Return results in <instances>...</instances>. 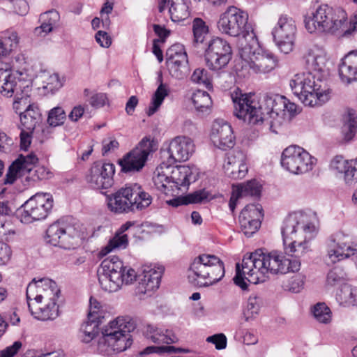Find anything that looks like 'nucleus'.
I'll return each mask as SVG.
<instances>
[{
    "label": "nucleus",
    "mask_w": 357,
    "mask_h": 357,
    "mask_svg": "<svg viewBox=\"0 0 357 357\" xmlns=\"http://www.w3.org/2000/svg\"><path fill=\"white\" fill-rule=\"evenodd\" d=\"M303 230L299 234H305L304 239H294L284 246L286 253L294 257V259L287 258L277 252H264L259 249L249 255L244 256L241 268L239 264L236 265L234 283L243 290L248 287L245 280L250 283L257 284L266 281L268 273L285 274L288 272H297L301 268V261L298 258L309 251L308 240L312 237L314 226L307 223L302 227Z\"/></svg>",
    "instance_id": "obj_1"
},
{
    "label": "nucleus",
    "mask_w": 357,
    "mask_h": 357,
    "mask_svg": "<svg viewBox=\"0 0 357 357\" xmlns=\"http://www.w3.org/2000/svg\"><path fill=\"white\" fill-rule=\"evenodd\" d=\"M234 114L250 125H262L273 132L289 123L297 114V105L282 96L266 94L260 100L243 95L234 100Z\"/></svg>",
    "instance_id": "obj_2"
},
{
    "label": "nucleus",
    "mask_w": 357,
    "mask_h": 357,
    "mask_svg": "<svg viewBox=\"0 0 357 357\" xmlns=\"http://www.w3.org/2000/svg\"><path fill=\"white\" fill-rule=\"evenodd\" d=\"M303 60L308 72L296 74L290 86L305 105H321L328 100L324 86V79L329 73L326 54L323 49L314 46L307 50Z\"/></svg>",
    "instance_id": "obj_3"
},
{
    "label": "nucleus",
    "mask_w": 357,
    "mask_h": 357,
    "mask_svg": "<svg viewBox=\"0 0 357 357\" xmlns=\"http://www.w3.org/2000/svg\"><path fill=\"white\" fill-rule=\"evenodd\" d=\"M135 324L129 317H117L102 328L98 349L105 356H112L126 350L132 344L130 333Z\"/></svg>",
    "instance_id": "obj_4"
},
{
    "label": "nucleus",
    "mask_w": 357,
    "mask_h": 357,
    "mask_svg": "<svg viewBox=\"0 0 357 357\" xmlns=\"http://www.w3.org/2000/svg\"><path fill=\"white\" fill-rule=\"evenodd\" d=\"M347 15L342 8L331 7L326 4L319 6L313 16L305 20V28L311 33L317 31L349 34L351 29H347Z\"/></svg>",
    "instance_id": "obj_5"
},
{
    "label": "nucleus",
    "mask_w": 357,
    "mask_h": 357,
    "mask_svg": "<svg viewBox=\"0 0 357 357\" xmlns=\"http://www.w3.org/2000/svg\"><path fill=\"white\" fill-rule=\"evenodd\" d=\"M97 273L101 288L108 292H115L123 284H130L137 278L135 271L124 266L123 262L117 256H110L105 259Z\"/></svg>",
    "instance_id": "obj_6"
},
{
    "label": "nucleus",
    "mask_w": 357,
    "mask_h": 357,
    "mask_svg": "<svg viewBox=\"0 0 357 357\" xmlns=\"http://www.w3.org/2000/svg\"><path fill=\"white\" fill-rule=\"evenodd\" d=\"M188 271L189 282L199 287L216 284L225 273L224 263L215 255L208 254L196 257L190 264Z\"/></svg>",
    "instance_id": "obj_7"
},
{
    "label": "nucleus",
    "mask_w": 357,
    "mask_h": 357,
    "mask_svg": "<svg viewBox=\"0 0 357 357\" xmlns=\"http://www.w3.org/2000/svg\"><path fill=\"white\" fill-rule=\"evenodd\" d=\"M152 199V197L137 183L107 196L108 208L118 214L142 211L151 204Z\"/></svg>",
    "instance_id": "obj_8"
},
{
    "label": "nucleus",
    "mask_w": 357,
    "mask_h": 357,
    "mask_svg": "<svg viewBox=\"0 0 357 357\" xmlns=\"http://www.w3.org/2000/svg\"><path fill=\"white\" fill-rule=\"evenodd\" d=\"M248 43H241L239 55L242 68H248L255 73H268L274 70L278 64L277 56L268 50H264L259 46L254 32L248 33Z\"/></svg>",
    "instance_id": "obj_9"
},
{
    "label": "nucleus",
    "mask_w": 357,
    "mask_h": 357,
    "mask_svg": "<svg viewBox=\"0 0 357 357\" xmlns=\"http://www.w3.org/2000/svg\"><path fill=\"white\" fill-rule=\"evenodd\" d=\"M81 225L75 219L67 217L49 226L46 231L47 242L54 246L70 249L77 245Z\"/></svg>",
    "instance_id": "obj_10"
},
{
    "label": "nucleus",
    "mask_w": 357,
    "mask_h": 357,
    "mask_svg": "<svg viewBox=\"0 0 357 357\" xmlns=\"http://www.w3.org/2000/svg\"><path fill=\"white\" fill-rule=\"evenodd\" d=\"M248 14L246 12L230 6L220 15L217 27L220 33L231 37L243 36L245 42L248 43L250 38L248 34L254 31L248 24Z\"/></svg>",
    "instance_id": "obj_11"
},
{
    "label": "nucleus",
    "mask_w": 357,
    "mask_h": 357,
    "mask_svg": "<svg viewBox=\"0 0 357 357\" xmlns=\"http://www.w3.org/2000/svg\"><path fill=\"white\" fill-rule=\"evenodd\" d=\"M38 161V158L33 153H29L26 155L20 154L9 167L4 183L13 184L18 176H23L26 173L31 174V178L33 181L49 178L51 172L44 166H38L33 170V166Z\"/></svg>",
    "instance_id": "obj_12"
},
{
    "label": "nucleus",
    "mask_w": 357,
    "mask_h": 357,
    "mask_svg": "<svg viewBox=\"0 0 357 357\" xmlns=\"http://www.w3.org/2000/svg\"><path fill=\"white\" fill-rule=\"evenodd\" d=\"M280 162L287 171L294 174H301L312 169L314 158L302 147L292 145L282 151Z\"/></svg>",
    "instance_id": "obj_13"
},
{
    "label": "nucleus",
    "mask_w": 357,
    "mask_h": 357,
    "mask_svg": "<svg viewBox=\"0 0 357 357\" xmlns=\"http://www.w3.org/2000/svg\"><path fill=\"white\" fill-rule=\"evenodd\" d=\"M53 206V199L50 194L37 193L22 206L21 221L29 224L45 219Z\"/></svg>",
    "instance_id": "obj_14"
},
{
    "label": "nucleus",
    "mask_w": 357,
    "mask_h": 357,
    "mask_svg": "<svg viewBox=\"0 0 357 357\" xmlns=\"http://www.w3.org/2000/svg\"><path fill=\"white\" fill-rule=\"evenodd\" d=\"M297 26L294 19L287 15L280 16L272 30L273 40L284 54L291 52L294 47Z\"/></svg>",
    "instance_id": "obj_15"
},
{
    "label": "nucleus",
    "mask_w": 357,
    "mask_h": 357,
    "mask_svg": "<svg viewBox=\"0 0 357 357\" xmlns=\"http://www.w3.org/2000/svg\"><path fill=\"white\" fill-rule=\"evenodd\" d=\"M153 143L150 137H144L134 149L119 160L121 171L125 173L140 171L145 165L148 155L154 151Z\"/></svg>",
    "instance_id": "obj_16"
},
{
    "label": "nucleus",
    "mask_w": 357,
    "mask_h": 357,
    "mask_svg": "<svg viewBox=\"0 0 357 357\" xmlns=\"http://www.w3.org/2000/svg\"><path fill=\"white\" fill-rule=\"evenodd\" d=\"M232 56V50L228 42L220 37L212 38L205 52L207 66L213 70L225 68Z\"/></svg>",
    "instance_id": "obj_17"
},
{
    "label": "nucleus",
    "mask_w": 357,
    "mask_h": 357,
    "mask_svg": "<svg viewBox=\"0 0 357 357\" xmlns=\"http://www.w3.org/2000/svg\"><path fill=\"white\" fill-rule=\"evenodd\" d=\"M357 253V241H351L348 235L337 233L327 242V257L330 262L335 263Z\"/></svg>",
    "instance_id": "obj_18"
},
{
    "label": "nucleus",
    "mask_w": 357,
    "mask_h": 357,
    "mask_svg": "<svg viewBox=\"0 0 357 357\" xmlns=\"http://www.w3.org/2000/svg\"><path fill=\"white\" fill-rule=\"evenodd\" d=\"M114 165L112 163L96 162L93 164L86 179L94 189H108L114 184Z\"/></svg>",
    "instance_id": "obj_19"
},
{
    "label": "nucleus",
    "mask_w": 357,
    "mask_h": 357,
    "mask_svg": "<svg viewBox=\"0 0 357 357\" xmlns=\"http://www.w3.org/2000/svg\"><path fill=\"white\" fill-rule=\"evenodd\" d=\"M59 293L55 282L50 279H40L36 280L35 278L28 284L26 287V300L29 310H32V300L35 301L36 304H40L42 300L47 298L51 296H56Z\"/></svg>",
    "instance_id": "obj_20"
},
{
    "label": "nucleus",
    "mask_w": 357,
    "mask_h": 357,
    "mask_svg": "<svg viewBox=\"0 0 357 357\" xmlns=\"http://www.w3.org/2000/svg\"><path fill=\"white\" fill-rule=\"evenodd\" d=\"M195 151L192 140L185 136H178L173 139L167 152L168 165L174 166L177 162L186 161Z\"/></svg>",
    "instance_id": "obj_21"
},
{
    "label": "nucleus",
    "mask_w": 357,
    "mask_h": 357,
    "mask_svg": "<svg viewBox=\"0 0 357 357\" xmlns=\"http://www.w3.org/2000/svg\"><path fill=\"white\" fill-rule=\"evenodd\" d=\"M163 271L162 267H156L152 264L143 266L142 273L138 275V293L151 295L152 291L159 287Z\"/></svg>",
    "instance_id": "obj_22"
},
{
    "label": "nucleus",
    "mask_w": 357,
    "mask_h": 357,
    "mask_svg": "<svg viewBox=\"0 0 357 357\" xmlns=\"http://www.w3.org/2000/svg\"><path fill=\"white\" fill-rule=\"evenodd\" d=\"M225 173L232 179L243 178L248 172L246 155L241 150H234L229 153L223 165Z\"/></svg>",
    "instance_id": "obj_23"
},
{
    "label": "nucleus",
    "mask_w": 357,
    "mask_h": 357,
    "mask_svg": "<svg viewBox=\"0 0 357 357\" xmlns=\"http://www.w3.org/2000/svg\"><path fill=\"white\" fill-rule=\"evenodd\" d=\"M211 139L215 146L220 149L232 148L234 136L231 126L223 120H215L212 126Z\"/></svg>",
    "instance_id": "obj_24"
},
{
    "label": "nucleus",
    "mask_w": 357,
    "mask_h": 357,
    "mask_svg": "<svg viewBox=\"0 0 357 357\" xmlns=\"http://www.w3.org/2000/svg\"><path fill=\"white\" fill-rule=\"evenodd\" d=\"M306 218V215L301 213H296L290 214L285 218L281 229L284 246H287V243L297 239V231L301 225H302L301 231L303 230L302 227L305 225L304 222Z\"/></svg>",
    "instance_id": "obj_25"
},
{
    "label": "nucleus",
    "mask_w": 357,
    "mask_h": 357,
    "mask_svg": "<svg viewBox=\"0 0 357 357\" xmlns=\"http://www.w3.org/2000/svg\"><path fill=\"white\" fill-rule=\"evenodd\" d=\"M341 80L347 84L357 81V50L349 52L339 65Z\"/></svg>",
    "instance_id": "obj_26"
},
{
    "label": "nucleus",
    "mask_w": 357,
    "mask_h": 357,
    "mask_svg": "<svg viewBox=\"0 0 357 357\" xmlns=\"http://www.w3.org/2000/svg\"><path fill=\"white\" fill-rule=\"evenodd\" d=\"M198 177L197 169L195 167L183 165L173 167L170 178L180 188L187 187L190 183L195 182Z\"/></svg>",
    "instance_id": "obj_27"
},
{
    "label": "nucleus",
    "mask_w": 357,
    "mask_h": 357,
    "mask_svg": "<svg viewBox=\"0 0 357 357\" xmlns=\"http://www.w3.org/2000/svg\"><path fill=\"white\" fill-rule=\"evenodd\" d=\"M57 297L58 294L45 298V300H49L47 303L43 307H33L32 310H29L30 312L35 318L39 320L45 321L56 319L59 316V307L56 303Z\"/></svg>",
    "instance_id": "obj_28"
},
{
    "label": "nucleus",
    "mask_w": 357,
    "mask_h": 357,
    "mask_svg": "<svg viewBox=\"0 0 357 357\" xmlns=\"http://www.w3.org/2000/svg\"><path fill=\"white\" fill-rule=\"evenodd\" d=\"M146 338L156 344H172L178 340L177 337L171 331L159 328L153 325H148L144 332Z\"/></svg>",
    "instance_id": "obj_29"
},
{
    "label": "nucleus",
    "mask_w": 357,
    "mask_h": 357,
    "mask_svg": "<svg viewBox=\"0 0 357 357\" xmlns=\"http://www.w3.org/2000/svg\"><path fill=\"white\" fill-rule=\"evenodd\" d=\"M30 88L29 86H23V90L16 93L13 103L14 111L19 114V116L24 114L28 109H31L33 107L38 106L37 104L31 102L30 95L29 94Z\"/></svg>",
    "instance_id": "obj_30"
},
{
    "label": "nucleus",
    "mask_w": 357,
    "mask_h": 357,
    "mask_svg": "<svg viewBox=\"0 0 357 357\" xmlns=\"http://www.w3.org/2000/svg\"><path fill=\"white\" fill-rule=\"evenodd\" d=\"M41 112L38 106L28 109L24 114L20 116V128L28 130L29 132H33L37 125L41 121Z\"/></svg>",
    "instance_id": "obj_31"
},
{
    "label": "nucleus",
    "mask_w": 357,
    "mask_h": 357,
    "mask_svg": "<svg viewBox=\"0 0 357 357\" xmlns=\"http://www.w3.org/2000/svg\"><path fill=\"white\" fill-rule=\"evenodd\" d=\"M336 300L344 307L357 306V287L344 284L337 292Z\"/></svg>",
    "instance_id": "obj_32"
},
{
    "label": "nucleus",
    "mask_w": 357,
    "mask_h": 357,
    "mask_svg": "<svg viewBox=\"0 0 357 357\" xmlns=\"http://www.w3.org/2000/svg\"><path fill=\"white\" fill-rule=\"evenodd\" d=\"M60 16L59 13L55 10H51L40 15V20L42 21L41 25L35 29V33L38 35L42 32L45 35L51 32L54 27L59 21Z\"/></svg>",
    "instance_id": "obj_33"
},
{
    "label": "nucleus",
    "mask_w": 357,
    "mask_h": 357,
    "mask_svg": "<svg viewBox=\"0 0 357 357\" xmlns=\"http://www.w3.org/2000/svg\"><path fill=\"white\" fill-rule=\"evenodd\" d=\"M160 84L154 92L151 104L146 113L149 116L153 115L160 108L165 97L169 94V90L167 85L162 82V77H160Z\"/></svg>",
    "instance_id": "obj_34"
},
{
    "label": "nucleus",
    "mask_w": 357,
    "mask_h": 357,
    "mask_svg": "<svg viewBox=\"0 0 357 357\" xmlns=\"http://www.w3.org/2000/svg\"><path fill=\"white\" fill-rule=\"evenodd\" d=\"M23 90L20 81L11 75H6L3 79L0 77V92L5 96L11 97Z\"/></svg>",
    "instance_id": "obj_35"
},
{
    "label": "nucleus",
    "mask_w": 357,
    "mask_h": 357,
    "mask_svg": "<svg viewBox=\"0 0 357 357\" xmlns=\"http://www.w3.org/2000/svg\"><path fill=\"white\" fill-rule=\"evenodd\" d=\"M347 275L341 266H335L331 268L326 277L325 286L326 288H333L337 286H343L346 284Z\"/></svg>",
    "instance_id": "obj_36"
},
{
    "label": "nucleus",
    "mask_w": 357,
    "mask_h": 357,
    "mask_svg": "<svg viewBox=\"0 0 357 357\" xmlns=\"http://www.w3.org/2000/svg\"><path fill=\"white\" fill-rule=\"evenodd\" d=\"M169 2L171 4L169 12L173 22H180L188 17L190 13L184 0H169Z\"/></svg>",
    "instance_id": "obj_37"
},
{
    "label": "nucleus",
    "mask_w": 357,
    "mask_h": 357,
    "mask_svg": "<svg viewBox=\"0 0 357 357\" xmlns=\"http://www.w3.org/2000/svg\"><path fill=\"white\" fill-rule=\"evenodd\" d=\"M99 316L95 311L89 312L88 320L81 327V331L85 335L84 341L89 342L98 333Z\"/></svg>",
    "instance_id": "obj_38"
},
{
    "label": "nucleus",
    "mask_w": 357,
    "mask_h": 357,
    "mask_svg": "<svg viewBox=\"0 0 357 357\" xmlns=\"http://www.w3.org/2000/svg\"><path fill=\"white\" fill-rule=\"evenodd\" d=\"M262 298L257 294H252L248 299L247 305L243 310V317L245 321L253 320L259 314L262 305Z\"/></svg>",
    "instance_id": "obj_39"
},
{
    "label": "nucleus",
    "mask_w": 357,
    "mask_h": 357,
    "mask_svg": "<svg viewBox=\"0 0 357 357\" xmlns=\"http://www.w3.org/2000/svg\"><path fill=\"white\" fill-rule=\"evenodd\" d=\"M191 99L197 112H206L210 109L212 105V100L209 94L204 91H196L192 93Z\"/></svg>",
    "instance_id": "obj_40"
},
{
    "label": "nucleus",
    "mask_w": 357,
    "mask_h": 357,
    "mask_svg": "<svg viewBox=\"0 0 357 357\" xmlns=\"http://www.w3.org/2000/svg\"><path fill=\"white\" fill-rule=\"evenodd\" d=\"M167 164V162L162 161L157 167L154 173L155 175L153 177L154 185L161 191L165 190L167 188V185L170 182V178L165 172V169L168 170L173 166L168 165Z\"/></svg>",
    "instance_id": "obj_41"
},
{
    "label": "nucleus",
    "mask_w": 357,
    "mask_h": 357,
    "mask_svg": "<svg viewBox=\"0 0 357 357\" xmlns=\"http://www.w3.org/2000/svg\"><path fill=\"white\" fill-rule=\"evenodd\" d=\"M314 319L321 324H328L332 320V312L325 303H318L312 309Z\"/></svg>",
    "instance_id": "obj_42"
},
{
    "label": "nucleus",
    "mask_w": 357,
    "mask_h": 357,
    "mask_svg": "<svg viewBox=\"0 0 357 357\" xmlns=\"http://www.w3.org/2000/svg\"><path fill=\"white\" fill-rule=\"evenodd\" d=\"M167 66L172 77L178 79H181L186 77L190 70L188 60H184L183 58V60L178 62H176V61H174V63L170 62Z\"/></svg>",
    "instance_id": "obj_43"
},
{
    "label": "nucleus",
    "mask_w": 357,
    "mask_h": 357,
    "mask_svg": "<svg viewBox=\"0 0 357 357\" xmlns=\"http://www.w3.org/2000/svg\"><path fill=\"white\" fill-rule=\"evenodd\" d=\"M262 207L260 204H248L241 211L239 220L261 221L263 218Z\"/></svg>",
    "instance_id": "obj_44"
},
{
    "label": "nucleus",
    "mask_w": 357,
    "mask_h": 357,
    "mask_svg": "<svg viewBox=\"0 0 357 357\" xmlns=\"http://www.w3.org/2000/svg\"><path fill=\"white\" fill-rule=\"evenodd\" d=\"M357 131V120L354 114L349 113L344 118V124L342 128V132L346 141L351 140Z\"/></svg>",
    "instance_id": "obj_45"
},
{
    "label": "nucleus",
    "mask_w": 357,
    "mask_h": 357,
    "mask_svg": "<svg viewBox=\"0 0 357 357\" xmlns=\"http://www.w3.org/2000/svg\"><path fill=\"white\" fill-rule=\"evenodd\" d=\"M128 244V239L126 234H116L112 239H110L107 245L103 248L100 254L106 255L109 252L115 249H124Z\"/></svg>",
    "instance_id": "obj_46"
},
{
    "label": "nucleus",
    "mask_w": 357,
    "mask_h": 357,
    "mask_svg": "<svg viewBox=\"0 0 357 357\" xmlns=\"http://www.w3.org/2000/svg\"><path fill=\"white\" fill-rule=\"evenodd\" d=\"M192 29L194 36L193 42L197 44L202 43L208 33V27L206 22L202 19L196 17L192 21Z\"/></svg>",
    "instance_id": "obj_47"
},
{
    "label": "nucleus",
    "mask_w": 357,
    "mask_h": 357,
    "mask_svg": "<svg viewBox=\"0 0 357 357\" xmlns=\"http://www.w3.org/2000/svg\"><path fill=\"white\" fill-rule=\"evenodd\" d=\"M261 185L256 181L251 180L246 183H242L237 188L236 192L241 197L246 196L259 197Z\"/></svg>",
    "instance_id": "obj_48"
},
{
    "label": "nucleus",
    "mask_w": 357,
    "mask_h": 357,
    "mask_svg": "<svg viewBox=\"0 0 357 357\" xmlns=\"http://www.w3.org/2000/svg\"><path fill=\"white\" fill-rule=\"evenodd\" d=\"M183 58L184 60H188L184 47L179 44L174 45L167 50L166 64L168 65L170 62L174 63L176 61L178 62L183 60Z\"/></svg>",
    "instance_id": "obj_49"
},
{
    "label": "nucleus",
    "mask_w": 357,
    "mask_h": 357,
    "mask_svg": "<svg viewBox=\"0 0 357 357\" xmlns=\"http://www.w3.org/2000/svg\"><path fill=\"white\" fill-rule=\"evenodd\" d=\"M305 277L302 274H297L292 276L286 283H284L283 288L285 290L298 293L303 289L305 284Z\"/></svg>",
    "instance_id": "obj_50"
},
{
    "label": "nucleus",
    "mask_w": 357,
    "mask_h": 357,
    "mask_svg": "<svg viewBox=\"0 0 357 357\" xmlns=\"http://www.w3.org/2000/svg\"><path fill=\"white\" fill-rule=\"evenodd\" d=\"M191 80L195 83L203 84L207 89L212 88L211 77L204 68H196L191 76Z\"/></svg>",
    "instance_id": "obj_51"
},
{
    "label": "nucleus",
    "mask_w": 357,
    "mask_h": 357,
    "mask_svg": "<svg viewBox=\"0 0 357 357\" xmlns=\"http://www.w3.org/2000/svg\"><path fill=\"white\" fill-rule=\"evenodd\" d=\"M66 114L62 107H56L52 109L48 114L47 122L51 126H58L63 123Z\"/></svg>",
    "instance_id": "obj_52"
},
{
    "label": "nucleus",
    "mask_w": 357,
    "mask_h": 357,
    "mask_svg": "<svg viewBox=\"0 0 357 357\" xmlns=\"http://www.w3.org/2000/svg\"><path fill=\"white\" fill-rule=\"evenodd\" d=\"M188 350L181 349V348H176L174 346H161V347H155V346H150L147 347L146 349H144L143 351L140 353L141 355L144 354H150L153 353H158V354H162V353H181V352H187Z\"/></svg>",
    "instance_id": "obj_53"
},
{
    "label": "nucleus",
    "mask_w": 357,
    "mask_h": 357,
    "mask_svg": "<svg viewBox=\"0 0 357 357\" xmlns=\"http://www.w3.org/2000/svg\"><path fill=\"white\" fill-rule=\"evenodd\" d=\"M63 86V82L60 79L58 74H52L43 81V88L47 92L52 93L59 90Z\"/></svg>",
    "instance_id": "obj_54"
},
{
    "label": "nucleus",
    "mask_w": 357,
    "mask_h": 357,
    "mask_svg": "<svg viewBox=\"0 0 357 357\" xmlns=\"http://www.w3.org/2000/svg\"><path fill=\"white\" fill-rule=\"evenodd\" d=\"M239 220L242 232L248 237H250L256 233L261 227V221Z\"/></svg>",
    "instance_id": "obj_55"
},
{
    "label": "nucleus",
    "mask_w": 357,
    "mask_h": 357,
    "mask_svg": "<svg viewBox=\"0 0 357 357\" xmlns=\"http://www.w3.org/2000/svg\"><path fill=\"white\" fill-rule=\"evenodd\" d=\"M209 196L208 192L205 190H200L186 195L188 204L201 203L205 200H208Z\"/></svg>",
    "instance_id": "obj_56"
},
{
    "label": "nucleus",
    "mask_w": 357,
    "mask_h": 357,
    "mask_svg": "<svg viewBox=\"0 0 357 357\" xmlns=\"http://www.w3.org/2000/svg\"><path fill=\"white\" fill-rule=\"evenodd\" d=\"M208 342L215 344V349L220 350L227 347V337L223 333H218L206 338Z\"/></svg>",
    "instance_id": "obj_57"
},
{
    "label": "nucleus",
    "mask_w": 357,
    "mask_h": 357,
    "mask_svg": "<svg viewBox=\"0 0 357 357\" xmlns=\"http://www.w3.org/2000/svg\"><path fill=\"white\" fill-rule=\"evenodd\" d=\"M96 42L102 47H109L112 44V39L108 33L103 31H98L95 36Z\"/></svg>",
    "instance_id": "obj_58"
},
{
    "label": "nucleus",
    "mask_w": 357,
    "mask_h": 357,
    "mask_svg": "<svg viewBox=\"0 0 357 357\" xmlns=\"http://www.w3.org/2000/svg\"><path fill=\"white\" fill-rule=\"evenodd\" d=\"M331 167L336 169L339 173L343 174L349 166L348 161L344 160L341 156H336L331 162Z\"/></svg>",
    "instance_id": "obj_59"
},
{
    "label": "nucleus",
    "mask_w": 357,
    "mask_h": 357,
    "mask_svg": "<svg viewBox=\"0 0 357 357\" xmlns=\"http://www.w3.org/2000/svg\"><path fill=\"white\" fill-rule=\"evenodd\" d=\"M11 257V250L5 243L0 242V265L7 263Z\"/></svg>",
    "instance_id": "obj_60"
},
{
    "label": "nucleus",
    "mask_w": 357,
    "mask_h": 357,
    "mask_svg": "<svg viewBox=\"0 0 357 357\" xmlns=\"http://www.w3.org/2000/svg\"><path fill=\"white\" fill-rule=\"evenodd\" d=\"M119 142L114 138L105 139L102 141V154L116 150L119 147Z\"/></svg>",
    "instance_id": "obj_61"
},
{
    "label": "nucleus",
    "mask_w": 357,
    "mask_h": 357,
    "mask_svg": "<svg viewBox=\"0 0 357 357\" xmlns=\"http://www.w3.org/2000/svg\"><path fill=\"white\" fill-rule=\"evenodd\" d=\"M21 347L22 342L15 341L12 345L7 347L1 351L5 357H13L19 351Z\"/></svg>",
    "instance_id": "obj_62"
},
{
    "label": "nucleus",
    "mask_w": 357,
    "mask_h": 357,
    "mask_svg": "<svg viewBox=\"0 0 357 357\" xmlns=\"http://www.w3.org/2000/svg\"><path fill=\"white\" fill-rule=\"evenodd\" d=\"M106 96L104 93H96L91 97L89 103L92 107L98 108L104 106Z\"/></svg>",
    "instance_id": "obj_63"
},
{
    "label": "nucleus",
    "mask_w": 357,
    "mask_h": 357,
    "mask_svg": "<svg viewBox=\"0 0 357 357\" xmlns=\"http://www.w3.org/2000/svg\"><path fill=\"white\" fill-rule=\"evenodd\" d=\"M32 133L33 132H29L26 129H21L20 146L22 149L26 150L31 144Z\"/></svg>",
    "instance_id": "obj_64"
}]
</instances>
